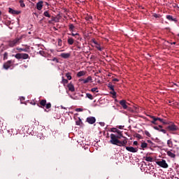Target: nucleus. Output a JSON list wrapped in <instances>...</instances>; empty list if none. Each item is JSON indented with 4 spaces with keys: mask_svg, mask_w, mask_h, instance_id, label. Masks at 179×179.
<instances>
[{
    "mask_svg": "<svg viewBox=\"0 0 179 179\" xmlns=\"http://www.w3.org/2000/svg\"><path fill=\"white\" fill-rule=\"evenodd\" d=\"M119 139H121L120 136H116L114 134H111L110 143L112 145H116V146H120V148L127 146V143H128V138L124 137V140L122 141Z\"/></svg>",
    "mask_w": 179,
    "mask_h": 179,
    "instance_id": "1",
    "label": "nucleus"
},
{
    "mask_svg": "<svg viewBox=\"0 0 179 179\" xmlns=\"http://www.w3.org/2000/svg\"><path fill=\"white\" fill-rule=\"evenodd\" d=\"M38 107H40L41 108H46V110H48L51 108V103H47V100L42 99L39 101V103L37 104Z\"/></svg>",
    "mask_w": 179,
    "mask_h": 179,
    "instance_id": "2",
    "label": "nucleus"
},
{
    "mask_svg": "<svg viewBox=\"0 0 179 179\" xmlns=\"http://www.w3.org/2000/svg\"><path fill=\"white\" fill-rule=\"evenodd\" d=\"M20 41H22V37L11 39L8 41V47H16V45L20 44Z\"/></svg>",
    "mask_w": 179,
    "mask_h": 179,
    "instance_id": "3",
    "label": "nucleus"
},
{
    "mask_svg": "<svg viewBox=\"0 0 179 179\" xmlns=\"http://www.w3.org/2000/svg\"><path fill=\"white\" fill-rule=\"evenodd\" d=\"M169 126L166 127V129L169 132H176V131H178V127L174 124V122H169Z\"/></svg>",
    "mask_w": 179,
    "mask_h": 179,
    "instance_id": "4",
    "label": "nucleus"
},
{
    "mask_svg": "<svg viewBox=\"0 0 179 179\" xmlns=\"http://www.w3.org/2000/svg\"><path fill=\"white\" fill-rule=\"evenodd\" d=\"M157 164L159 166V167H162V169H168L169 164L166 162V160L162 159L161 161L156 162Z\"/></svg>",
    "mask_w": 179,
    "mask_h": 179,
    "instance_id": "5",
    "label": "nucleus"
},
{
    "mask_svg": "<svg viewBox=\"0 0 179 179\" xmlns=\"http://www.w3.org/2000/svg\"><path fill=\"white\" fill-rule=\"evenodd\" d=\"M166 155L169 157H171V159H176V150H169L166 151Z\"/></svg>",
    "mask_w": 179,
    "mask_h": 179,
    "instance_id": "6",
    "label": "nucleus"
},
{
    "mask_svg": "<svg viewBox=\"0 0 179 179\" xmlns=\"http://www.w3.org/2000/svg\"><path fill=\"white\" fill-rule=\"evenodd\" d=\"M126 150L131 152V153H136L138 152V148L126 147Z\"/></svg>",
    "mask_w": 179,
    "mask_h": 179,
    "instance_id": "7",
    "label": "nucleus"
},
{
    "mask_svg": "<svg viewBox=\"0 0 179 179\" xmlns=\"http://www.w3.org/2000/svg\"><path fill=\"white\" fill-rule=\"evenodd\" d=\"M86 121H87V122H88V124H94V122H96V117H89L87 118Z\"/></svg>",
    "mask_w": 179,
    "mask_h": 179,
    "instance_id": "8",
    "label": "nucleus"
},
{
    "mask_svg": "<svg viewBox=\"0 0 179 179\" xmlns=\"http://www.w3.org/2000/svg\"><path fill=\"white\" fill-rule=\"evenodd\" d=\"M92 43L95 44V48L99 50V51H103V48H101V46H100V44L96 41V40L92 39Z\"/></svg>",
    "mask_w": 179,
    "mask_h": 179,
    "instance_id": "9",
    "label": "nucleus"
},
{
    "mask_svg": "<svg viewBox=\"0 0 179 179\" xmlns=\"http://www.w3.org/2000/svg\"><path fill=\"white\" fill-rule=\"evenodd\" d=\"M120 104L122 106L124 110H127L128 108V106H127V101L126 100H121L120 101Z\"/></svg>",
    "mask_w": 179,
    "mask_h": 179,
    "instance_id": "10",
    "label": "nucleus"
},
{
    "mask_svg": "<svg viewBox=\"0 0 179 179\" xmlns=\"http://www.w3.org/2000/svg\"><path fill=\"white\" fill-rule=\"evenodd\" d=\"M44 3V1H38L37 3H36V9L38 10H41V9H43V4Z\"/></svg>",
    "mask_w": 179,
    "mask_h": 179,
    "instance_id": "11",
    "label": "nucleus"
},
{
    "mask_svg": "<svg viewBox=\"0 0 179 179\" xmlns=\"http://www.w3.org/2000/svg\"><path fill=\"white\" fill-rule=\"evenodd\" d=\"M8 12H9V13H10L11 15H20V11L13 10V9L11 8H8Z\"/></svg>",
    "mask_w": 179,
    "mask_h": 179,
    "instance_id": "12",
    "label": "nucleus"
},
{
    "mask_svg": "<svg viewBox=\"0 0 179 179\" xmlns=\"http://www.w3.org/2000/svg\"><path fill=\"white\" fill-rule=\"evenodd\" d=\"M12 65V61L8 60L7 62L4 63L3 68L4 69H9Z\"/></svg>",
    "mask_w": 179,
    "mask_h": 179,
    "instance_id": "13",
    "label": "nucleus"
},
{
    "mask_svg": "<svg viewBox=\"0 0 179 179\" xmlns=\"http://www.w3.org/2000/svg\"><path fill=\"white\" fill-rule=\"evenodd\" d=\"M81 82H83L84 84L89 83V82H92V76H88L86 79H82L80 80Z\"/></svg>",
    "mask_w": 179,
    "mask_h": 179,
    "instance_id": "14",
    "label": "nucleus"
},
{
    "mask_svg": "<svg viewBox=\"0 0 179 179\" xmlns=\"http://www.w3.org/2000/svg\"><path fill=\"white\" fill-rule=\"evenodd\" d=\"M60 57L62 58H64V59H66L67 58H69V57H71V53H62L60 55Z\"/></svg>",
    "mask_w": 179,
    "mask_h": 179,
    "instance_id": "15",
    "label": "nucleus"
},
{
    "mask_svg": "<svg viewBox=\"0 0 179 179\" xmlns=\"http://www.w3.org/2000/svg\"><path fill=\"white\" fill-rule=\"evenodd\" d=\"M150 118L152 119V121H151L152 124H154V125H157V123H156V121H157V119L155 116L153 115H149Z\"/></svg>",
    "mask_w": 179,
    "mask_h": 179,
    "instance_id": "16",
    "label": "nucleus"
},
{
    "mask_svg": "<svg viewBox=\"0 0 179 179\" xmlns=\"http://www.w3.org/2000/svg\"><path fill=\"white\" fill-rule=\"evenodd\" d=\"M67 87L70 92H75V87L72 85V83L68 84Z\"/></svg>",
    "mask_w": 179,
    "mask_h": 179,
    "instance_id": "17",
    "label": "nucleus"
},
{
    "mask_svg": "<svg viewBox=\"0 0 179 179\" xmlns=\"http://www.w3.org/2000/svg\"><path fill=\"white\" fill-rule=\"evenodd\" d=\"M17 50L19 52H22V51H23L24 52H29V48H17Z\"/></svg>",
    "mask_w": 179,
    "mask_h": 179,
    "instance_id": "18",
    "label": "nucleus"
},
{
    "mask_svg": "<svg viewBox=\"0 0 179 179\" xmlns=\"http://www.w3.org/2000/svg\"><path fill=\"white\" fill-rule=\"evenodd\" d=\"M85 75H86V71H79L77 73L78 78H80L81 76H85Z\"/></svg>",
    "mask_w": 179,
    "mask_h": 179,
    "instance_id": "19",
    "label": "nucleus"
},
{
    "mask_svg": "<svg viewBox=\"0 0 179 179\" xmlns=\"http://www.w3.org/2000/svg\"><path fill=\"white\" fill-rule=\"evenodd\" d=\"M166 19H168V20H171V22H177V20L176 18H173V15H166Z\"/></svg>",
    "mask_w": 179,
    "mask_h": 179,
    "instance_id": "20",
    "label": "nucleus"
},
{
    "mask_svg": "<svg viewBox=\"0 0 179 179\" xmlns=\"http://www.w3.org/2000/svg\"><path fill=\"white\" fill-rule=\"evenodd\" d=\"M67 43L69 45H73V43H75V40H73V38H69L67 40Z\"/></svg>",
    "mask_w": 179,
    "mask_h": 179,
    "instance_id": "21",
    "label": "nucleus"
},
{
    "mask_svg": "<svg viewBox=\"0 0 179 179\" xmlns=\"http://www.w3.org/2000/svg\"><path fill=\"white\" fill-rule=\"evenodd\" d=\"M0 127L1 129H5L6 128V125L3 123V120H0Z\"/></svg>",
    "mask_w": 179,
    "mask_h": 179,
    "instance_id": "22",
    "label": "nucleus"
},
{
    "mask_svg": "<svg viewBox=\"0 0 179 179\" xmlns=\"http://www.w3.org/2000/svg\"><path fill=\"white\" fill-rule=\"evenodd\" d=\"M167 145H168V148H173V141H171V139H169L167 141Z\"/></svg>",
    "mask_w": 179,
    "mask_h": 179,
    "instance_id": "23",
    "label": "nucleus"
},
{
    "mask_svg": "<svg viewBox=\"0 0 179 179\" xmlns=\"http://www.w3.org/2000/svg\"><path fill=\"white\" fill-rule=\"evenodd\" d=\"M29 58L27 53H22V59H28Z\"/></svg>",
    "mask_w": 179,
    "mask_h": 179,
    "instance_id": "24",
    "label": "nucleus"
},
{
    "mask_svg": "<svg viewBox=\"0 0 179 179\" xmlns=\"http://www.w3.org/2000/svg\"><path fill=\"white\" fill-rule=\"evenodd\" d=\"M15 118H16V120H22L23 119V114H22V113H18V114H17L16 115V116H15Z\"/></svg>",
    "mask_w": 179,
    "mask_h": 179,
    "instance_id": "25",
    "label": "nucleus"
},
{
    "mask_svg": "<svg viewBox=\"0 0 179 179\" xmlns=\"http://www.w3.org/2000/svg\"><path fill=\"white\" fill-rule=\"evenodd\" d=\"M69 29L70 31H73V30H75V26L73 25V24H70L69 25Z\"/></svg>",
    "mask_w": 179,
    "mask_h": 179,
    "instance_id": "26",
    "label": "nucleus"
},
{
    "mask_svg": "<svg viewBox=\"0 0 179 179\" xmlns=\"http://www.w3.org/2000/svg\"><path fill=\"white\" fill-rule=\"evenodd\" d=\"M43 15L45 16V17H51V15L50 14V12H48V10L45 11L43 13Z\"/></svg>",
    "mask_w": 179,
    "mask_h": 179,
    "instance_id": "27",
    "label": "nucleus"
},
{
    "mask_svg": "<svg viewBox=\"0 0 179 179\" xmlns=\"http://www.w3.org/2000/svg\"><path fill=\"white\" fill-rule=\"evenodd\" d=\"M15 58H16L17 59H22V53H17L15 55Z\"/></svg>",
    "mask_w": 179,
    "mask_h": 179,
    "instance_id": "28",
    "label": "nucleus"
},
{
    "mask_svg": "<svg viewBox=\"0 0 179 179\" xmlns=\"http://www.w3.org/2000/svg\"><path fill=\"white\" fill-rule=\"evenodd\" d=\"M19 3H20L21 8H25L26 4H24V1H23V0H20Z\"/></svg>",
    "mask_w": 179,
    "mask_h": 179,
    "instance_id": "29",
    "label": "nucleus"
},
{
    "mask_svg": "<svg viewBox=\"0 0 179 179\" xmlns=\"http://www.w3.org/2000/svg\"><path fill=\"white\" fill-rule=\"evenodd\" d=\"M52 21L55 22V23H58V22H59V19L57 17H52Z\"/></svg>",
    "mask_w": 179,
    "mask_h": 179,
    "instance_id": "30",
    "label": "nucleus"
},
{
    "mask_svg": "<svg viewBox=\"0 0 179 179\" xmlns=\"http://www.w3.org/2000/svg\"><path fill=\"white\" fill-rule=\"evenodd\" d=\"M66 77L67 78L68 80H71L72 79V76H71V73H66Z\"/></svg>",
    "mask_w": 179,
    "mask_h": 179,
    "instance_id": "31",
    "label": "nucleus"
},
{
    "mask_svg": "<svg viewBox=\"0 0 179 179\" xmlns=\"http://www.w3.org/2000/svg\"><path fill=\"white\" fill-rule=\"evenodd\" d=\"M68 80L64 78V77H62V83L65 86L66 85H67L68 83Z\"/></svg>",
    "mask_w": 179,
    "mask_h": 179,
    "instance_id": "32",
    "label": "nucleus"
},
{
    "mask_svg": "<svg viewBox=\"0 0 179 179\" xmlns=\"http://www.w3.org/2000/svg\"><path fill=\"white\" fill-rule=\"evenodd\" d=\"M145 160L146 162H153V157H145Z\"/></svg>",
    "mask_w": 179,
    "mask_h": 179,
    "instance_id": "33",
    "label": "nucleus"
},
{
    "mask_svg": "<svg viewBox=\"0 0 179 179\" xmlns=\"http://www.w3.org/2000/svg\"><path fill=\"white\" fill-rule=\"evenodd\" d=\"M141 148H142V149H146V148H148V143H141Z\"/></svg>",
    "mask_w": 179,
    "mask_h": 179,
    "instance_id": "34",
    "label": "nucleus"
},
{
    "mask_svg": "<svg viewBox=\"0 0 179 179\" xmlns=\"http://www.w3.org/2000/svg\"><path fill=\"white\" fill-rule=\"evenodd\" d=\"M154 17H155L156 19H160L162 17V15H160V14H153Z\"/></svg>",
    "mask_w": 179,
    "mask_h": 179,
    "instance_id": "35",
    "label": "nucleus"
},
{
    "mask_svg": "<svg viewBox=\"0 0 179 179\" xmlns=\"http://www.w3.org/2000/svg\"><path fill=\"white\" fill-rule=\"evenodd\" d=\"M110 94L113 95V97L117 96V92H115L114 90L110 92Z\"/></svg>",
    "mask_w": 179,
    "mask_h": 179,
    "instance_id": "36",
    "label": "nucleus"
},
{
    "mask_svg": "<svg viewBox=\"0 0 179 179\" xmlns=\"http://www.w3.org/2000/svg\"><path fill=\"white\" fill-rule=\"evenodd\" d=\"M76 125H82V120L78 119V120L76 121Z\"/></svg>",
    "mask_w": 179,
    "mask_h": 179,
    "instance_id": "37",
    "label": "nucleus"
},
{
    "mask_svg": "<svg viewBox=\"0 0 179 179\" xmlns=\"http://www.w3.org/2000/svg\"><path fill=\"white\" fill-rule=\"evenodd\" d=\"M91 92H96V93H99V90L97 87H93L91 89Z\"/></svg>",
    "mask_w": 179,
    "mask_h": 179,
    "instance_id": "38",
    "label": "nucleus"
},
{
    "mask_svg": "<svg viewBox=\"0 0 179 179\" xmlns=\"http://www.w3.org/2000/svg\"><path fill=\"white\" fill-rule=\"evenodd\" d=\"M86 96L88 99H90V100H93V95L91 94H87Z\"/></svg>",
    "mask_w": 179,
    "mask_h": 179,
    "instance_id": "39",
    "label": "nucleus"
},
{
    "mask_svg": "<svg viewBox=\"0 0 179 179\" xmlns=\"http://www.w3.org/2000/svg\"><path fill=\"white\" fill-rule=\"evenodd\" d=\"M144 133H145V135H146V136H148V138H150V136H152L150 133H149V131H148L146 130L144 131Z\"/></svg>",
    "mask_w": 179,
    "mask_h": 179,
    "instance_id": "40",
    "label": "nucleus"
},
{
    "mask_svg": "<svg viewBox=\"0 0 179 179\" xmlns=\"http://www.w3.org/2000/svg\"><path fill=\"white\" fill-rule=\"evenodd\" d=\"M38 138H40V139L44 140V136H43V134L39 133L38 134Z\"/></svg>",
    "mask_w": 179,
    "mask_h": 179,
    "instance_id": "41",
    "label": "nucleus"
},
{
    "mask_svg": "<svg viewBox=\"0 0 179 179\" xmlns=\"http://www.w3.org/2000/svg\"><path fill=\"white\" fill-rule=\"evenodd\" d=\"M108 89L110 90H114V85H108Z\"/></svg>",
    "mask_w": 179,
    "mask_h": 179,
    "instance_id": "42",
    "label": "nucleus"
},
{
    "mask_svg": "<svg viewBox=\"0 0 179 179\" xmlns=\"http://www.w3.org/2000/svg\"><path fill=\"white\" fill-rule=\"evenodd\" d=\"M162 122L164 125H169V124H170V122H166V120H164V119H162V122Z\"/></svg>",
    "mask_w": 179,
    "mask_h": 179,
    "instance_id": "43",
    "label": "nucleus"
},
{
    "mask_svg": "<svg viewBox=\"0 0 179 179\" xmlns=\"http://www.w3.org/2000/svg\"><path fill=\"white\" fill-rule=\"evenodd\" d=\"M58 45L59 47H62V40L58 39Z\"/></svg>",
    "mask_w": 179,
    "mask_h": 179,
    "instance_id": "44",
    "label": "nucleus"
},
{
    "mask_svg": "<svg viewBox=\"0 0 179 179\" xmlns=\"http://www.w3.org/2000/svg\"><path fill=\"white\" fill-rule=\"evenodd\" d=\"M159 132H162L163 134H167V131H166V129H160Z\"/></svg>",
    "mask_w": 179,
    "mask_h": 179,
    "instance_id": "45",
    "label": "nucleus"
},
{
    "mask_svg": "<svg viewBox=\"0 0 179 179\" xmlns=\"http://www.w3.org/2000/svg\"><path fill=\"white\" fill-rule=\"evenodd\" d=\"M136 138H138V139H142V136L139 134H136Z\"/></svg>",
    "mask_w": 179,
    "mask_h": 179,
    "instance_id": "46",
    "label": "nucleus"
},
{
    "mask_svg": "<svg viewBox=\"0 0 179 179\" xmlns=\"http://www.w3.org/2000/svg\"><path fill=\"white\" fill-rule=\"evenodd\" d=\"M110 131H111V132H117L118 131V129L115 127H113L111 129Z\"/></svg>",
    "mask_w": 179,
    "mask_h": 179,
    "instance_id": "47",
    "label": "nucleus"
},
{
    "mask_svg": "<svg viewBox=\"0 0 179 179\" xmlns=\"http://www.w3.org/2000/svg\"><path fill=\"white\" fill-rule=\"evenodd\" d=\"M117 134H118V135H120V136H122V131H120V130H117L116 131Z\"/></svg>",
    "mask_w": 179,
    "mask_h": 179,
    "instance_id": "48",
    "label": "nucleus"
},
{
    "mask_svg": "<svg viewBox=\"0 0 179 179\" xmlns=\"http://www.w3.org/2000/svg\"><path fill=\"white\" fill-rule=\"evenodd\" d=\"M71 36H72L73 37H75V36H79V34H78V33H76V34L71 33Z\"/></svg>",
    "mask_w": 179,
    "mask_h": 179,
    "instance_id": "49",
    "label": "nucleus"
},
{
    "mask_svg": "<svg viewBox=\"0 0 179 179\" xmlns=\"http://www.w3.org/2000/svg\"><path fill=\"white\" fill-rule=\"evenodd\" d=\"M157 121H159L160 122H163V119L160 117H157Z\"/></svg>",
    "mask_w": 179,
    "mask_h": 179,
    "instance_id": "50",
    "label": "nucleus"
},
{
    "mask_svg": "<svg viewBox=\"0 0 179 179\" xmlns=\"http://www.w3.org/2000/svg\"><path fill=\"white\" fill-rule=\"evenodd\" d=\"M113 82H120V80H118L117 78H113Z\"/></svg>",
    "mask_w": 179,
    "mask_h": 179,
    "instance_id": "51",
    "label": "nucleus"
},
{
    "mask_svg": "<svg viewBox=\"0 0 179 179\" xmlns=\"http://www.w3.org/2000/svg\"><path fill=\"white\" fill-rule=\"evenodd\" d=\"M52 61H55L56 62H59V61L58 60V59L57 58H56V57H55L53 59H52Z\"/></svg>",
    "mask_w": 179,
    "mask_h": 179,
    "instance_id": "52",
    "label": "nucleus"
},
{
    "mask_svg": "<svg viewBox=\"0 0 179 179\" xmlns=\"http://www.w3.org/2000/svg\"><path fill=\"white\" fill-rule=\"evenodd\" d=\"M133 144H134L135 146H138V141H134Z\"/></svg>",
    "mask_w": 179,
    "mask_h": 179,
    "instance_id": "53",
    "label": "nucleus"
},
{
    "mask_svg": "<svg viewBox=\"0 0 179 179\" xmlns=\"http://www.w3.org/2000/svg\"><path fill=\"white\" fill-rule=\"evenodd\" d=\"M157 131H160V129L159 128V127L156 126L154 127Z\"/></svg>",
    "mask_w": 179,
    "mask_h": 179,
    "instance_id": "54",
    "label": "nucleus"
},
{
    "mask_svg": "<svg viewBox=\"0 0 179 179\" xmlns=\"http://www.w3.org/2000/svg\"><path fill=\"white\" fill-rule=\"evenodd\" d=\"M5 58H8V53L6 52L4 53V59Z\"/></svg>",
    "mask_w": 179,
    "mask_h": 179,
    "instance_id": "55",
    "label": "nucleus"
},
{
    "mask_svg": "<svg viewBox=\"0 0 179 179\" xmlns=\"http://www.w3.org/2000/svg\"><path fill=\"white\" fill-rule=\"evenodd\" d=\"M158 128H159V129H162L163 128V126L159 125V126H158Z\"/></svg>",
    "mask_w": 179,
    "mask_h": 179,
    "instance_id": "56",
    "label": "nucleus"
},
{
    "mask_svg": "<svg viewBox=\"0 0 179 179\" xmlns=\"http://www.w3.org/2000/svg\"><path fill=\"white\" fill-rule=\"evenodd\" d=\"M76 111H82V109L81 108H77Z\"/></svg>",
    "mask_w": 179,
    "mask_h": 179,
    "instance_id": "57",
    "label": "nucleus"
},
{
    "mask_svg": "<svg viewBox=\"0 0 179 179\" xmlns=\"http://www.w3.org/2000/svg\"><path fill=\"white\" fill-rule=\"evenodd\" d=\"M122 127H123L122 126H119L118 127L119 129H122Z\"/></svg>",
    "mask_w": 179,
    "mask_h": 179,
    "instance_id": "58",
    "label": "nucleus"
},
{
    "mask_svg": "<svg viewBox=\"0 0 179 179\" xmlns=\"http://www.w3.org/2000/svg\"><path fill=\"white\" fill-rule=\"evenodd\" d=\"M148 143H152V141H150V140H148Z\"/></svg>",
    "mask_w": 179,
    "mask_h": 179,
    "instance_id": "59",
    "label": "nucleus"
},
{
    "mask_svg": "<svg viewBox=\"0 0 179 179\" xmlns=\"http://www.w3.org/2000/svg\"><path fill=\"white\" fill-rule=\"evenodd\" d=\"M31 104H33L34 106H36V102H31Z\"/></svg>",
    "mask_w": 179,
    "mask_h": 179,
    "instance_id": "60",
    "label": "nucleus"
},
{
    "mask_svg": "<svg viewBox=\"0 0 179 179\" xmlns=\"http://www.w3.org/2000/svg\"><path fill=\"white\" fill-rule=\"evenodd\" d=\"M171 45H173H173H176V42H173V43H171Z\"/></svg>",
    "mask_w": 179,
    "mask_h": 179,
    "instance_id": "61",
    "label": "nucleus"
},
{
    "mask_svg": "<svg viewBox=\"0 0 179 179\" xmlns=\"http://www.w3.org/2000/svg\"><path fill=\"white\" fill-rule=\"evenodd\" d=\"M47 6H49L50 4H48V3L45 2Z\"/></svg>",
    "mask_w": 179,
    "mask_h": 179,
    "instance_id": "62",
    "label": "nucleus"
},
{
    "mask_svg": "<svg viewBox=\"0 0 179 179\" xmlns=\"http://www.w3.org/2000/svg\"><path fill=\"white\" fill-rule=\"evenodd\" d=\"M2 15V11L0 10V16Z\"/></svg>",
    "mask_w": 179,
    "mask_h": 179,
    "instance_id": "63",
    "label": "nucleus"
},
{
    "mask_svg": "<svg viewBox=\"0 0 179 179\" xmlns=\"http://www.w3.org/2000/svg\"><path fill=\"white\" fill-rule=\"evenodd\" d=\"M0 156H1V152H0Z\"/></svg>",
    "mask_w": 179,
    "mask_h": 179,
    "instance_id": "64",
    "label": "nucleus"
}]
</instances>
